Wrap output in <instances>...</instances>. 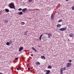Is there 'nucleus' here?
Wrapping results in <instances>:
<instances>
[{
    "mask_svg": "<svg viewBox=\"0 0 74 74\" xmlns=\"http://www.w3.org/2000/svg\"><path fill=\"white\" fill-rule=\"evenodd\" d=\"M9 7L10 8H13V9H15V7L14 5V3H12V2L10 3Z\"/></svg>",
    "mask_w": 74,
    "mask_h": 74,
    "instance_id": "nucleus-1",
    "label": "nucleus"
},
{
    "mask_svg": "<svg viewBox=\"0 0 74 74\" xmlns=\"http://www.w3.org/2000/svg\"><path fill=\"white\" fill-rule=\"evenodd\" d=\"M44 73H46V74H49L50 73V72H51V71L50 70H45L44 71Z\"/></svg>",
    "mask_w": 74,
    "mask_h": 74,
    "instance_id": "nucleus-2",
    "label": "nucleus"
},
{
    "mask_svg": "<svg viewBox=\"0 0 74 74\" xmlns=\"http://www.w3.org/2000/svg\"><path fill=\"white\" fill-rule=\"evenodd\" d=\"M66 29H67V27H66L65 28H60L59 29V30L60 31H61V32H63V31H64V30H65Z\"/></svg>",
    "mask_w": 74,
    "mask_h": 74,
    "instance_id": "nucleus-3",
    "label": "nucleus"
},
{
    "mask_svg": "<svg viewBox=\"0 0 74 74\" xmlns=\"http://www.w3.org/2000/svg\"><path fill=\"white\" fill-rule=\"evenodd\" d=\"M45 34H47V35H48V38H51V33H49V34H47V33H45Z\"/></svg>",
    "mask_w": 74,
    "mask_h": 74,
    "instance_id": "nucleus-4",
    "label": "nucleus"
},
{
    "mask_svg": "<svg viewBox=\"0 0 74 74\" xmlns=\"http://www.w3.org/2000/svg\"><path fill=\"white\" fill-rule=\"evenodd\" d=\"M71 63H68L66 64V66L67 67H69L71 66Z\"/></svg>",
    "mask_w": 74,
    "mask_h": 74,
    "instance_id": "nucleus-5",
    "label": "nucleus"
},
{
    "mask_svg": "<svg viewBox=\"0 0 74 74\" xmlns=\"http://www.w3.org/2000/svg\"><path fill=\"white\" fill-rule=\"evenodd\" d=\"M23 47H21L19 49V51L21 52V51L22 50H23Z\"/></svg>",
    "mask_w": 74,
    "mask_h": 74,
    "instance_id": "nucleus-6",
    "label": "nucleus"
},
{
    "mask_svg": "<svg viewBox=\"0 0 74 74\" xmlns=\"http://www.w3.org/2000/svg\"><path fill=\"white\" fill-rule=\"evenodd\" d=\"M54 18V15H53V14H52L51 15V19L52 20Z\"/></svg>",
    "mask_w": 74,
    "mask_h": 74,
    "instance_id": "nucleus-7",
    "label": "nucleus"
},
{
    "mask_svg": "<svg viewBox=\"0 0 74 74\" xmlns=\"http://www.w3.org/2000/svg\"><path fill=\"white\" fill-rule=\"evenodd\" d=\"M27 10V8H26L23 9L22 10V12H25V11Z\"/></svg>",
    "mask_w": 74,
    "mask_h": 74,
    "instance_id": "nucleus-8",
    "label": "nucleus"
},
{
    "mask_svg": "<svg viewBox=\"0 0 74 74\" xmlns=\"http://www.w3.org/2000/svg\"><path fill=\"white\" fill-rule=\"evenodd\" d=\"M63 68H61L60 69V74H63Z\"/></svg>",
    "mask_w": 74,
    "mask_h": 74,
    "instance_id": "nucleus-9",
    "label": "nucleus"
},
{
    "mask_svg": "<svg viewBox=\"0 0 74 74\" xmlns=\"http://www.w3.org/2000/svg\"><path fill=\"white\" fill-rule=\"evenodd\" d=\"M8 21H9V20L8 19H7V20H5L4 21V23H8Z\"/></svg>",
    "mask_w": 74,
    "mask_h": 74,
    "instance_id": "nucleus-10",
    "label": "nucleus"
},
{
    "mask_svg": "<svg viewBox=\"0 0 74 74\" xmlns=\"http://www.w3.org/2000/svg\"><path fill=\"white\" fill-rule=\"evenodd\" d=\"M41 58L44 60H45V57L44 56H42L41 57Z\"/></svg>",
    "mask_w": 74,
    "mask_h": 74,
    "instance_id": "nucleus-11",
    "label": "nucleus"
},
{
    "mask_svg": "<svg viewBox=\"0 0 74 74\" xmlns=\"http://www.w3.org/2000/svg\"><path fill=\"white\" fill-rule=\"evenodd\" d=\"M10 11L8 9H5V12H8Z\"/></svg>",
    "mask_w": 74,
    "mask_h": 74,
    "instance_id": "nucleus-12",
    "label": "nucleus"
},
{
    "mask_svg": "<svg viewBox=\"0 0 74 74\" xmlns=\"http://www.w3.org/2000/svg\"><path fill=\"white\" fill-rule=\"evenodd\" d=\"M36 65H40V63L38 62H37L36 64Z\"/></svg>",
    "mask_w": 74,
    "mask_h": 74,
    "instance_id": "nucleus-13",
    "label": "nucleus"
},
{
    "mask_svg": "<svg viewBox=\"0 0 74 74\" xmlns=\"http://www.w3.org/2000/svg\"><path fill=\"white\" fill-rule=\"evenodd\" d=\"M47 69H52V66H51L49 65L48 66Z\"/></svg>",
    "mask_w": 74,
    "mask_h": 74,
    "instance_id": "nucleus-14",
    "label": "nucleus"
},
{
    "mask_svg": "<svg viewBox=\"0 0 74 74\" xmlns=\"http://www.w3.org/2000/svg\"><path fill=\"white\" fill-rule=\"evenodd\" d=\"M56 26L57 27H60V26H61V24H58L56 25Z\"/></svg>",
    "mask_w": 74,
    "mask_h": 74,
    "instance_id": "nucleus-15",
    "label": "nucleus"
},
{
    "mask_svg": "<svg viewBox=\"0 0 74 74\" xmlns=\"http://www.w3.org/2000/svg\"><path fill=\"white\" fill-rule=\"evenodd\" d=\"M69 37H73V36H74V34H69Z\"/></svg>",
    "mask_w": 74,
    "mask_h": 74,
    "instance_id": "nucleus-16",
    "label": "nucleus"
},
{
    "mask_svg": "<svg viewBox=\"0 0 74 74\" xmlns=\"http://www.w3.org/2000/svg\"><path fill=\"white\" fill-rule=\"evenodd\" d=\"M42 36V34H41L39 37V39L40 40H41V38Z\"/></svg>",
    "mask_w": 74,
    "mask_h": 74,
    "instance_id": "nucleus-17",
    "label": "nucleus"
},
{
    "mask_svg": "<svg viewBox=\"0 0 74 74\" xmlns=\"http://www.w3.org/2000/svg\"><path fill=\"white\" fill-rule=\"evenodd\" d=\"M21 67H20V66H18V68L17 69V70H21Z\"/></svg>",
    "mask_w": 74,
    "mask_h": 74,
    "instance_id": "nucleus-18",
    "label": "nucleus"
},
{
    "mask_svg": "<svg viewBox=\"0 0 74 74\" xmlns=\"http://www.w3.org/2000/svg\"><path fill=\"white\" fill-rule=\"evenodd\" d=\"M21 24L22 25H25V22H22L21 23Z\"/></svg>",
    "mask_w": 74,
    "mask_h": 74,
    "instance_id": "nucleus-19",
    "label": "nucleus"
},
{
    "mask_svg": "<svg viewBox=\"0 0 74 74\" xmlns=\"http://www.w3.org/2000/svg\"><path fill=\"white\" fill-rule=\"evenodd\" d=\"M27 32H28V31H27L25 32L24 33V35H25V36H27Z\"/></svg>",
    "mask_w": 74,
    "mask_h": 74,
    "instance_id": "nucleus-20",
    "label": "nucleus"
},
{
    "mask_svg": "<svg viewBox=\"0 0 74 74\" xmlns=\"http://www.w3.org/2000/svg\"><path fill=\"white\" fill-rule=\"evenodd\" d=\"M32 49L34 51H37V50H36V49H35L34 48L32 47Z\"/></svg>",
    "mask_w": 74,
    "mask_h": 74,
    "instance_id": "nucleus-21",
    "label": "nucleus"
},
{
    "mask_svg": "<svg viewBox=\"0 0 74 74\" xmlns=\"http://www.w3.org/2000/svg\"><path fill=\"white\" fill-rule=\"evenodd\" d=\"M10 44H12V42L11 40H10L9 42Z\"/></svg>",
    "mask_w": 74,
    "mask_h": 74,
    "instance_id": "nucleus-22",
    "label": "nucleus"
},
{
    "mask_svg": "<svg viewBox=\"0 0 74 74\" xmlns=\"http://www.w3.org/2000/svg\"><path fill=\"white\" fill-rule=\"evenodd\" d=\"M23 14V12H20L19 13V15H22Z\"/></svg>",
    "mask_w": 74,
    "mask_h": 74,
    "instance_id": "nucleus-23",
    "label": "nucleus"
},
{
    "mask_svg": "<svg viewBox=\"0 0 74 74\" xmlns=\"http://www.w3.org/2000/svg\"><path fill=\"white\" fill-rule=\"evenodd\" d=\"M10 43H9V42H7L6 43V45H10Z\"/></svg>",
    "mask_w": 74,
    "mask_h": 74,
    "instance_id": "nucleus-24",
    "label": "nucleus"
},
{
    "mask_svg": "<svg viewBox=\"0 0 74 74\" xmlns=\"http://www.w3.org/2000/svg\"><path fill=\"white\" fill-rule=\"evenodd\" d=\"M62 22V20H60L58 21V22Z\"/></svg>",
    "mask_w": 74,
    "mask_h": 74,
    "instance_id": "nucleus-25",
    "label": "nucleus"
},
{
    "mask_svg": "<svg viewBox=\"0 0 74 74\" xmlns=\"http://www.w3.org/2000/svg\"><path fill=\"white\" fill-rule=\"evenodd\" d=\"M29 3H31V2H32V0H28Z\"/></svg>",
    "mask_w": 74,
    "mask_h": 74,
    "instance_id": "nucleus-26",
    "label": "nucleus"
},
{
    "mask_svg": "<svg viewBox=\"0 0 74 74\" xmlns=\"http://www.w3.org/2000/svg\"><path fill=\"white\" fill-rule=\"evenodd\" d=\"M21 10H22V9L21 8H20L18 9V11H21Z\"/></svg>",
    "mask_w": 74,
    "mask_h": 74,
    "instance_id": "nucleus-27",
    "label": "nucleus"
},
{
    "mask_svg": "<svg viewBox=\"0 0 74 74\" xmlns=\"http://www.w3.org/2000/svg\"><path fill=\"white\" fill-rule=\"evenodd\" d=\"M72 10H74V6L72 7Z\"/></svg>",
    "mask_w": 74,
    "mask_h": 74,
    "instance_id": "nucleus-28",
    "label": "nucleus"
},
{
    "mask_svg": "<svg viewBox=\"0 0 74 74\" xmlns=\"http://www.w3.org/2000/svg\"><path fill=\"white\" fill-rule=\"evenodd\" d=\"M63 69L64 70H66V67H64L63 68Z\"/></svg>",
    "mask_w": 74,
    "mask_h": 74,
    "instance_id": "nucleus-29",
    "label": "nucleus"
},
{
    "mask_svg": "<svg viewBox=\"0 0 74 74\" xmlns=\"http://www.w3.org/2000/svg\"><path fill=\"white\" fill-rule=\"evenodd\" d=\"M47 37H45L44 38V39L45 40H47Z\"/></svg>",
    "mask_w": 74,
    "mask_h": 74,
    "instance_id": "nucleus-30",
    "label": "nucleus"
},
{
    "mask_svg": "<svg viewBox=\"0 0 74 74\" xmlns=\"http://www.w3.org/2000/svg\"><path fill=\"white\" fill-rule=\"evenodd\" d=\"M17 59H18V58H17L15 59V60H17Z\"/></svg>",
    "mask_w": 74,
    "mask_h": 74,
    "instance_id": "nucleus-31",
    "label": "nucleus"
},
{
    "mask_svg": "<svg viewBox=\"0 0 74 74\" xmlns=\"http://www.w3.org/2000/svg\"><path fill=\"white\" fill-rule=\"evenodd\" d=\"M72 62V60H70L69 61V62Z\"/></svg>",
    "mask_w": 74,
    "mask_h": 74,
    "instance_id": "nucleus-32",
    "label": "nucleus"
},
{
    "mask_svg": "<svg viewBox=\"0 0 74 74\" xmlns=\"http://www.w3.org/2000/svg\"><path fill=\"white\" fill-rule=\"evenodd\" d=\"M31 56H33V54H31Z\"/></svg>",
    "mask_w": 74,
    "mask_h": 74,
    "instance_id": "nucleus-33",
    "label": "nucleus"
},
{
    "mask_svg": "<svg viewBox=\"0 0 74 74\" xmlns=\"http://www.w3.org/2000/svg\"><path fill=\"white\" fill-rule=\"evenodd\" d=\"M28 69V70H30V69L29 68Z\"/></svg>",
    "mask_w": 74,
    "mask_h": 74,
    "instance_id": "nucleus-34",
    "label": "nucleus"
},
{
    "mask_svg": "<svg viewBox=\"0 0 74 74\" xmlns=\"http://www.w3.org/2000/svg\"><path fill=\"white\" fill-rule=\"evenodd\" d=\"M39 9H36V10H39Z\"/></svg>",
    "mask_w": 74,
    "mask_h": 74,
    "instance_id": "nucleus-35",
    "label": "nucleus"
},
{
    "mask_svg": "<svg viewBox=\"0 0 74 74\" xmlns=\"http://www.w3.org/2000/svg\"><path fill=\"white\" fill-rule=\"evenodd\" d=\"M66 0V1H69V0Z\"/></svg>",
    "mask_w": 74,
    "mask_h": 74,
    "instance_id": "nucleus-36",
    "label": "nucleus"
}]
</instances>
